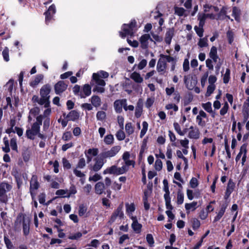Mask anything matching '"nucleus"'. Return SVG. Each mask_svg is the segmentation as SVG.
I'll use <instances>...</instances> for the list:
<instances>
[{
    "label": "nucleus",
    "mask_w": 249,
    "mask_h": 249,
    "mask_svg": "<svg viewBox=\"0 0 249 249\" xmlns=\"http://www.w3.org/2000/svg\"><path fill=\"white\" fill-rule=\"evenodd\" d=\"M167 67V63L165 61V59L161 58L160 57L159 59L157 65V70L159 72L164 73Z\"/></svg>",
    "instance_id": "nucleus-15"
},
{
    "label": "nucleus",
    "mask_w": 249,
    "mask_h": 249,
    "mask_svg": "<svg viewBox=\"0 0 249 249\" xmlns=\"http://www.w3.org/2000/svg\"><path fill=\"white\" fill-rule=\"evenodd\" d=\"M105 189V184L102 182H98L95 185V192L97 194H102L104 192Z\"/></svg>",
    "instance_id": "nucleus-29"
},
{
    "label": "nucleus",
    "mask_w": 249,
    "mask_h": 249,
    "mask_svg": "<svg viewBox=\"0 0 249 249\" xmlns=\"http://www.w3.org/2000/svg\"><path fill=\"white\" fill-rule=\"evenodd\" d=\"M209 55L211 59H213L214 62H216L219 59V57L217 54V48L214 46L211 48Z\"/></svg>",
    "instance_id": "nucleus-26"
},
{
    "label": "nucleus",
    "mask_w": 249,
    "mask_h": 249,
    "mask_svg": "<svg viewBox=\"0 0 249 249\" xmlns=\"http://www.w3.org/2000/svg\"><path fill=\"white\" fill-rule=\"evenodd\" d=\"M55 13V7L54 5L53 4L50 6L48 11L45 13V21L46 24L51 20L53 16Z\"/></svg>",
    "instance_id": "nucleus-16"
},
{
    "label": "nucleus",
    "mask_w": 249,
    "mask_h": 249,
    "mask_svg": "<svg viewBox=\"0 0 249 249\" xmlns=\"http://www.w3.org/2000/svg\"><path fill=\"white\" fill-rule=\"evenodd\" d=\"M162 168V162L160 160L158 159L155 163V168L157 171H160Z\"/></svg>",
    "instance_id": "nucleus-52"
},
{
    "label": "nucleus",
    "mask_w": 249,
    "mask_h": 249,
    "mask_svg": "<svg viewBox=\"0 0 249 249\" xmlns=\"http://www.w3.org/2000/svg\"><path fill=\"white\" fill-rule=\"evenodd\" d=\"M230 70L229 69H227L225 74L223 75V82L225 84H227L230 79Z\"/></svg>",
    "instance_id": "nucleus-44"
},
{
    "label": "nucleus",
    "mask_w": 249,
    "mask_h": 249,
    "mask_svg": "<svg viewBox=\"0 0 249 249\" xmlns=\"http://www.w3.org/2000/svg\"><path fill=\"white\" fill-rule=\"evenodd\" d=\"M149 40L153 41L149 34H144L140 38L141 46L143 49H146L148 48Z\"/></svg>",
    "instance_id": "nucleus-11"
},
{
    "label": "nucleus",
    "mask_w": 249,
    "mask_h": 249,
    "mask_svg": "<svg viewBox=\"0 0 249 249\" xmlns=\"http://www.w3.org/2000/svg\"><path fill=\"white\" fill-rule=\"evenodd\" d=\"M104 159L102 157L100 158H96L95 160V162L94 165L92 167V169L94 171H98L101 169L104 165L105 162Z\"/></svg>",
    "instance_id": "nucleus-18"
},
{
    "label": "nucleus",
    "mask_w": 249,
    "mask_h": 249,
    "mask_svg": "<svg viewBox=\"0 0 249 249\" xmlns=\"http://www.w3.org/2000/svg\"><path fill=\"white\" fill-rule=\"evenodd\" d=\"M194 30H195L196 34L200 37H202L203 36L204 30L203 28L199 27L197 26L194 27Z\"/></svg>",
    "instance_id": "nucleus-49"
},
{
    "label": "nucleus",
    "mask_w": 249,
    "mask_h": 249,
    "mask_svg": "<svg viewBox=\"0 0 249 249\" xmlns=\"http://www.w3.org/2000/svg\"><path fill=\"white\" fill-rule=\"evenodd\" d=\"M184 200V196L182 193L178 192L177 195V203L178 204L183 203Z\"/></svg>",
    "instance_id": "nucleus-63"
},
{
    "label": "nucleus",
    "mask_w": 249,
    "mask_h": 249,
    "mask_svg": "<svg viewBox=\"0 0 249 249\" xmlns=\"http://www.w3.org/2000/svg\"><path fill=\"white\" fill-rule=\"evenodd\" d=\"M121 149V147L119 145L114 146L109 150L102 152L101 156L104 159L113 157L119 153Z\"/></svg>",
    "instance_id": "nucleus-7"
},
{
    "label": "nucleus",
    "mask_w": 249,
    "mask_h": 249,
    "mask_svg": "<svg viewBox=\"0 0 249 249\" xmlns=\"http://www.w3.org/2000/svg\"><path fill=\"white\" fill-rule=\"evenodd\" d=\"M12 189L11 185L7 182H3L0 184V200L1 202H5L7 198L5 194L10 191Z\"/></svg>",
    "instance_id": "nucleus-6"
},
{
    "label": "nucleus",
    "mask_w": 249,
    "mask_h": 249,
    "mask_svg": "<svg viewBox=\"0 0 249 249\" xmlns=\"http://www.w3.org/2000/svg\"><path fill=\"white\" fill-rule=\"evenodd\" d=\"M51 90V86L49 84L43 85L40 90V96L43 98L50 99L49 94Z\"/></svg>",
    "instance_id": "nucleus-12"
},
{
    "label": "nucleus",
    "mask_w": 249,
    "mask_h": 249,
    "mask_svg": "<svg viewBox=\"0 0 249 249\" xmlns=\"http://www.w3.org/2000/svg\"><path fill=\"white\" fill-rule=\"evenodd\" d=\"M215 89L214 85H209L207 88V92L206 93V96H209L213 92Z\"/></svg>",
    "instance_id": "nucleus-51"
},
{
    "label": "nucleus",
    "mask_w": 249,
    "mask_h": 249,
    "mask_svg": "<svg viewBox=\"0 0 249 249\" xmlns=\"http://www.w3.org/2000/svg\"><path fill=\"white\" fill-rule=\"evenodd\" d=\"M23 232L24 235H27L30 232V221L23 217Z\"/></svg>",
    "instance_id": "nucleus-27"
},
{
    "label": "nucleus",
    "mask_w": 249,
    "mask_h": 249,
    "mask_svg": "<svg viewBox=\"0 0 249 249\" xmlns=\"http://www.w3.org/2000/svg\"><path fill=\"white\" fill-rule=\"evenodd\" d=\"M40 184L38 181L37 177L33 175L30 182V192L33 199L36 194V191L39 188Z\"/></svg>",
    "instance_id": "nucleus-5"
},
{
    "label": "nucleus",
    "mask_w": 249,
    "mask_h": 249,
    "mask_svg": "<svg viewBox=\"0 0 249 249\" xmlns=\"http://www.w3.org/2000/svg\"><path fill=\"white\" fill-rule=\"evenodd\" d=\"M193 228L194 230L198 229L200 225V221L196 218H193L192 220Z\"/></svg>",
    "instance_id": "nucleus-56"
},
{
    "label": "nucleus",
    "mask_w": 249,
    "mask_h": 249,
    "mask_svg": "<svg viewBox=\"0 0 249 249\" xmlns=\"http://www.w3.org/2000/svg\"><path fill=\"white\" fill-rule=\"evenodd\" d=\"M72 138V135L69 131L65 132L62 136V140L65 141L70 140Z\"/></svg>",
    "instance_id": "nucleus-59"
},
{
    "label": "nucleus",
    "mask_w": 249,
    "mask_h": 249,
    "mask_svg": "<svg viewBox=\"0 0 249 249\" xmlns=\"http://www.w3.org/2000/svg\"><path fill=\"white\" fill-rule=\"evenodd\" d=\"M106 113L103 111H99L96 113V118L99 121H104L106 118Z\"/></svg>",
    "instance_id": "nucleus-41"
},
{
    "label": "nucleus",
    "mask_w": 249,
    "mask_h": 249,
    "mask_svg": "<svg viewBox=\"0 0 249 249\" xmlns=\"http://www.w3.org/2000/svg\"><path fill=\"white\" fill-rule=\"evenodd\" d=\"M207 118L206 113L202 110L199 111L198 115L196 117V122L199 126L204 127L206 125L205 119Z\"/></svg>",
    "instance_id": "nucleus-10"
},
{
    "label": "nucleus",
    "mask_w": 249,
    "mask_h": 249,
    "mask_svg": "<svg viewBox=\"0 0 249 249\" xmlns=\"http://www.w3.org/2000/svg\"><path fill=\"white\" fill-rule=\"evenodd\" d=\"M142 128L141 131L140 137L142 138L146 134L148 127V124L146 121H144L142 122Z\"/></svg>",
    "instance_id": "nucleus-38"
},
{
    "label": "nucleus",
    "mask_w": 249,
    "mask_h": 249,
    "mask_svg": "<svg viewBox=\"0 0 249 249\" xmlns=\"http://www.w3.org/2000/svg\"><path fill=\"white\" fill-rule=\"evenodd\" d=\"M229 105L227 102H226L220 111L221 115H224L227 112L229 109Z\"/></svg>",
    "instance_id": "nucleus-54"
},
{
    "label": "nucleus",
    "mask_w": 249,
    "mask_h": 249,
    "mask_svg": "<svg viewBox=\"0 0 249 249\" xmlns=\"http://www.w3.org/2000/svg\"><path fill=\"white\" fill-rule=\"evenodd\" d=\"M234 187V183L232 182L229 181L228 186H227V193L229 192V194H231V193L233 190Z\"/></svg>",
    "instance_id": "nucleus-64"
},
{
    "label": "nucleus",
    "mask_w": 249,
    "mask_h": 249,
    "mask_svg": "<svg viewBox=\"0 0 249 249\" xmlns=\"http://www.w3.org/2000/svg\"><path fill=\"white\" fill-rule=\"evenodd\" d=\"M247 146V145L246 144H244L241 146L240 149V152L237 154V155L235 158L236 161L238 162L240 160L242 156L243 155L242 158V165H243L244 164V162H245L246 159Z\"/></svg>",
    "instance_id": "nucleus-9"
},
{
    "label": "nucleus",
    "mask_w": 249,
    "mask_h": 249,
    "mask_svg": "<svg viewBox=\"0 0 249 249\" xmlns=\"http://www.w3.org/2000/svg\"><path fill=\"white\" fill-rule=\"evenodd\" d=\"M174 35V29L173 28H169L167 30L165 36V42L167 44H170L172 38Z\"/></svg>",
    "instance_id": "nucleus-22"
},
{
    "label": "nucleus",
    "mask_w": 249,
    "mask_h": 249,
    "mask_svg": "<svg viewBox=\"0 0 249 249\" xmlns=\"http://www.w3.org/2000/svg\"><path fill=\"white\" fill-rule=\"evenodd\" d=\"M204 109L210 113H213V111L212 107V104L211 102H208L206 103H203L201 105Z\"/></svg>",
    "instance_id": "nucleus-37"
},
{
    "label": "nucleus",
    "mask_w": 249,
    "mask_h": 249,
    "mask_svg": "<svg viewBox=\"0 0 249 249\" xmlns=\"http://www.w3.org/2000/svg\"><path fill=\"white\" fill-rule=\"evenodd\" d=\"M165 108L167 110L173 109L175 111H177L178 109V107L175 104H168L166 105Z\"/></svg>",
    "instance_id": "nucleus-57"
},
{
    "label": "nucleus",
    "mask_w": 249,
    "mask_h": 249,
    "mask_svg": "<svg viewBox=\"0 0 249 249\" xmlns=\"http://www.w3.org/2000/svg\"><path fill=\"white\" fill-rule=\"evenodd\" d=\"M116 137L118 140L123 141L125 139V135L122 130H120L116 132Z\"/></svg>",
    "instance_id": "nucleus-45"
},
{
    "label": "nucleus",
    "mask_w": 249,
    "mask_h": 249,
    "mask_svg": "<svg viewBox=\"0 0 249 249\" xmlns=\"http://www.w3.org/2000/svg\"><path fill=\"white\" fill-rule=\"evenodd\" d=\"M86 153L89 156H96L98 153V150L97 148H90Z\"/></svg>",
    "instance_id": "nucleus-53"
},
{
    "label": "nucleus",
    "mask_w": 249,
    "mask_h": 249,
    "mask_svg": "<svg viewBox=\"0 0 249 249\" xmlns=\"http://www.w3.org/2000/svg\"><path fill=\"white\" fill-rule=\"evenodd\" d=\"M87 210V208L85 206L83 205H80L79 208V215L80 216H83L86 213Z\"/></svg>",
    "instance_id": "nucleus-61"
},
{
    "label": "nucleus",
    "mask_w": 249,
    "mask_h": 249,
    "mask_svg": "<svg viewBox=\"0 0 249 249\" xmlns=\"http://www.w3.org/2000/svg\"><path fill=\"white\" fill-rule=\"evenodd\" d=\"M126 206V213L127 215L130 218H132V217H135L136 216L133 215V213L135 210V207L133 203L128 204L126 203L125 204Z\"/></svg>",
    "instance_id": "nucleus-21"
},
{
    "label": "nucleus",
    "mask_w": 249,
    "mask_h": 249,
    "mask_svg": "<svg viewBox=\"0 0 249 249\" xmlns=\"http://www.w3.org/2000/svg\"><path fill=\"white\" fill-rule=\"evenodd\" d=\"M175 14L179 16H182L184 15L185 10L182 7H176L175 9Z\"/></svg>",
    "instance_id": "nucleus-55"
},
{
    "label": "nucleus",
    "mask_w": 249,
    "mask_h": 249,
    "mask_svg": "<svg viewBox=\"0 0 249 249\" xmlns=\"http://www.w3.org/2000/svg\"><path fill=\"white\" fill-rule=\"evenodd\" d=\"M136 21L135 20H131L129 24H124L122 27L123 32H120V35L122 38H124L126 36H132L134 32L136 30Z\"/></svg>",
    "instance_id": "nucleus-3"
},
{
    "label": "nucleus",
    "mask_w": 249,
    "mask_h": 249,
    "mask_svg": "<svg viewBox=\"0 0 249 249\" xmlns=\"http://www.w3.org/2000/svg\"><path fill=\"white\" fill-rule=\"evenodd\" d=\"M203 8L205 12L210 11L217 12L218 11V8L217 7L207 4L204 5Z\"/></svg>",
    "instance_id": "nucleus-34"
},
{
    "label": "nucleus",
    "mask_w": 249,
    "mask_h": 249,
    "mask_svg": "<svg viewBox=\"0 0 249 249\" xmlns=\"http://www.w3.org/2000/svg\"><path fill=\"white\" fill-rule=\"evenodd\" d=\"M38 104L41 105H44L45 107H49L50 106V101L49 99L47 98H43L41 97V98L39 99Z\"/></svg>",
    "instance_id": "nucleus-40"
},
{
    "label": "nucleus",
    "mask_w": 249,
    "mask_h": 249,
    "mask_svg": "<svg viewBox=\"0 0 249 249\" xmlns=\"http://www.w3.org/2000/svg\"><path fill=\"white\" fill-rule=\"evenodd\" d=\"M3 140L4 146L2 147V150L6 153H9L10 151V149L8 139L6 137H5L3 138Z\"/></svg>",
    "instance_id": "nucleus-39"
},
{
    "label": "nucleus",
    "mask_w": 249,
    "mask_h": 249,
    "mask_svg": "<svg viewBox=\"0 0 249 249\" xmlns=\"http://www.w3.org/2000/svg\"><path fill=\"white\" fill-rule=\"evenodd\" d=\"M90 102L93 107H98L101 105V100L100 98L97 95L92 96L90 99Z\"/></svg>",
    "instance_id": "nucleus-25"
},
{
    "label": "nucleus",
    "mask_w": 249,
    "mask_h": 249,
    "mask_svg": "<svg viewBox=\"0 0 249 249\" xmlns=\"http://www.w3.org/2000/svg\"><path fill=\"white\" fill-rule=\"evenodd\" d=\"M79 117V113L76 110H71L67 115L66 118L68 119V121H75L78 119Z\"/></svg>",
    "instance_id": "nucleus-28"
},
{
    "label": "nucleus",
    "mask_w": 249,
    "mask_h": 249,
    "mask_svg": "<svg viewBox=\"0 0 249 249\" xmlns=\"http://www.w3.org/2000/svg\"><path fill=\"white\" fill-rule=\"evenodd\" d=\"M131 219L133 221L131 224V227L133 229V231L136 233H140L141 231L142 225L138 222L137 217H132V218Z\"/></svg>",
    "instance_id": "nucleus-17"
},
{
    "label": "nucleus",
    "mask_w": 249,
    "mask_h": 249,
    "mask_svg": "<svg viewBox=\"0 0 249 249\" xmlns=\"http://www.w3.org/2000/svg\"><path fill=\"white\" fill-rule=\"evenodd\" d=\"M92 80L94 81L96 86L94 88L93 91L99 93L104 92L105 89L104 87L106 85L105 81L99 76L98 74L93 73L92 74Z\"/></svg>",
    "instance_id": "nucleus-4"
},
{
    "label": "nucleus",
    "mask_w": 249,
    "mask_h": 249,
    "mask_svg": "<svg viewBox=\"0 0 249 249\" xmlns=\"http://www.w3.org/2000/svg\"><path fill=\"white\" fill-rule=\"evenodd\" d=\"M240 14V10L236 7H234L232 10V15L234 17V18L236 21H239Z\"/></svg>",
    "instance_id": "nucleus-35"
},
{
    "label": "nucleus",
    "mask_w": 249,
    "mask_h": 249,
    "mask_svg": "<svg viewBox=\"0 0 249 249\" xmlns=\"http://www.w3.org/2000/svg\"><path fill=\"white\" fill-rule=\"evenodd\" d=\"M86 166V160L84 158H80L76 165L77 168L83 169Z\"/></svg>",
    "instance_id": "nucleus-48"
},
{
    "label": "nucleus",
    "mask_w": 249,
    "mask_h": 249,
    "mask_svg": "<svg viewBox=\"0 0 249 249\" xmlns=\"http://www.w3.org/2000/svg\"><path fill=\"white\" fill-rule=\"evenodd\" d=\"M174 129L180 136H184L185 132L182 131L180 125L178 123H174L173 124Z\"/></svg>",
    "instance_id": "nucleus-42"
},
{
    "label": "nucleus",
    "mask_w": 249,
    "mask_h": 249,
    "mask_svg": "<svg viewBox=\"0 0 249 249\" xmlns=\"http://www.w3.org/2000/svg\"><path fill=\"white\" fill-rule=\"evenodd\" d=\"M190 129L191 130L188 133V137L191 139H198L200 135L199 130L197 128H194L193 126H191Z\"/></svg>",
    "instance_id": "nucleus-20"
},
{
    "label": "nucleus",
    "mask_w": 249,
    "mask_h": 249,
    "mask_svg": "<svg viewBox=\"0 0 249 249\" xmlns=\"http://www.w3.org/2000/svg\"><path fill=\"white\" fill-rule=\"evenodd\" d=\"M227 204H226V203L223 204L221 206L220 209L217 213V215L214 218V220H213L214 222L218 221V220H219L220 219V218L224 215V214L225 212L226 209H227Z\"/></svg>",
    "instance_id": "nucleus-24"
},
{
    "label": "nucleus",
    "mask_w": 249,
    "mask_h": 249,
    "mask_svg": "<svg viewBox=\"0 0 249 249\" xmlns=\"http://www.w3.org/2000/svg\"><path fill=\"white\" fill-rule=\"evenodd\" d=\"M44 76L40 74L36 76V77L30 82V85L33 87H36L38 84L43 80Z\"/></svg>",
    "instance_id": "nucleus-23"
},
{
    "label": "nucleus",
    "mask_w": 249,
    "mask_h": 249,
    "mask_svg": "<svg viewBox=\"0 0 249 249\" xmlns=\"http://www.w3.org/2000/svg\"><path fill=\"white\" fill-rule=\"evenodd\" d=\"M10 146L13 150L18 151V146L17 143V139L12 138L10 140Z\"/></svg>",
    "instance_id": "nucleus-47"
},
{
    "label": "nucleus",
    "mask_w": 249,
    "mask_h": 249,
    "mask_svg": "<svg viewBox=\"0 0 249 249\" xmlns=\"http://www.w3.org/2000/svg\"><path fill=\"white\" fill-rule=\"evenodd\" d=\"M67 88V85L64 81H60L54 86V90L56 94H60L64 91Z\"/></svg>",
    "instance_id": "nucleus-14"
},
{
    "label": "nucleus",
    "mask_w": 249,
    "mask_h": 249,
    "mask_svg": "<svg viewBox=\"0 0 249 249\" xmlns=\"http://www.w3.org/2000/svg\"><path fill=\"white\" fill-rule=\"evenodd\" d=\"M4 241L6 247L8 249H13V245L11 240L6 236L4 237Z\"/></svg>",
    "instance_id": "nucleus-50"
},
{
    "label": "nucleus",
    "mask_w": 249,
    "mask_h": 249,
    "mask_svg": "<svg viewBox=\"0 0 249 249\" xmlns=\"http://www.w3.org/2000/svg\"><path fill=\"white\" fill-rule=\"evenodd\" d=\"M131 156L129 152H124L122 155L123 162L121 167H118L116 165H112L107 168L103 172L104 174H114L120 175L125 174L129 170V167L132 166L134 167L135 161L134 160L130 159Z\"/></svg>",
    "instance_id": "nucleus-1"
},
{
    "label": "nucleus",
    "mask_w": 249,
    "mask_h": 249,
    "mask_svg": "<svg viewBox=\"0 0 249 249\" xmlns=\"http://www.w3.org/2000/svg\"><path fill=\"white\" fill-rule=\"evenodd\" d=\"M179 143H180V145L183 148H189V140L185 138L183 140H180L179 141Z\"/></svg>",
    "instance_id": "nucleus-58"
},
{
    "label": "nucleus",
    "mask_w": 249,
    "mask_h": 249,
    "mask_svg": "<svg viewBox=\"0 0 249 249\" xmlns=\"http://www.w3.org/2000/svg\"><path fill=\"white\" fill-rule=\"evenodd\" d=\"M126 99L117 100L114 103V107L115 111L118 113H121L122 111V107L124 108L125 102H126Z\"/></svg>",
    "instance_id": "nucleus-13"
},
{
    "label": "nucleus",
    "mask_w": 249,
    "mask_h": 249,
    "mask_svg": "<svg viewBox=\"0 0 249 249\" xmlns=\"http://www.w3.org/2000/svg\"><path fill=\"white\" fill-rule=\"evenodd\" d=\"M114 138L112 134L106 135L104 139V142L107 145H111L114 143Z\"/></svg>",
    "instance_id": "nucleus-31"
},
{
    "label": "nucleus",
    "mask_w": 249,
    "mask_h": 249,
    "mask_svg": "<svg viewBox=\"0 0 249 249\" xmlns=\"http://www.w3.org/2000/svg\"><path fill=\"white\" fill-rule=\"evenodd\" d=\"M91 92V87L89 84H85L83 86L82 91L80 93V97L81 98H85L86 96H89L90 95Z\"/></svg>",
    "instance_id": "nucleus-19"
},
{
    "label": "nucleus",
    "mask_w": 249,
    "mask_h": 249,
    "mask_svg": "<svg viewBox=\"0 0 249 249\" xmlns=\"http://www.w3.org/2000/svg\"><path fill=\"white\" fill-rule=\"evenodd\" d=\"M160 57L161 58L165 59V61H166V62H171V63H172L176 61L175 58H174L173 57L171 56L170 55H167L161 54L160 55Z\"/></svg>",
    "instance_id": "nucleus-43"
},
{
    "label": "nucleus",
    "mask_w": 249,
    "mask_h": 249,
    "mask_svg": "<svg viewBox=\"0 0 249 249\" xmlns=\"http://www.w3.org/2000/svg\"><path fill=\"white\" fill-rule=\"evenodd\" d=\"M130 78L137 83H142L143 81L140 74L135 71L131 73Z\"/></svg>",
    "instance_id": "nucleus-30"
},
{
    "label": "nucleus",
    "mask_w": 249,
    "mask_h": 249,
    "mask_svg": "<svg viewBox=\"0 0 249 249\" xmlns=\"http://www.w3.org/2000/svg\"><path fill=\"white\" fill-rule=\"evenodd\" d=\"M36 122L32 124L31 128H27L26 132L27 137L31 140H34L35 136L38 134L39 137H42V135L39 133V131L43 121V116L42 115L38 116L36 118Z\"/></svg>",
    "instance_id": "nucleus-2"
},
{
    "label": "nucleus",
    "mask_w": 249,
    "mask_h": 249,
    "mask_svg": "<svg viewBox=\"0 0 249 249\" xmlns=\"http://www.w3.org/2000/svg\"><path fill=\"white\" fill-rule=\"evenodd\" d=\"M190 185L192 188H196L198 185L197 179L195 178H192L190 181Z\"/></svg>",
    "instance_id": "nucleus-60"
},
{
    "label": "nucleus",
    "mask_w": 249,
    "mask_h": 249,
    "mask_svg": "<svg viewBox=\"0 0 249 249\" xmlns=\"http://www.w3.org/2000/svg\"><path fill=\"white\" fill-rule=\"evenodd\" d=\"M197 204V202L193 201L190 203H186L185 205V208L187 211V213H189L188 211L192 209V210H195L196 209V206Z\"/></svg>",
    "instance_id": "nucleus-36"
},
{
    "label": "nucleus",
    "mask_w": 249,
    "mask_h": 249,
    "mask_svg": "<svg viewBox=\"0 0 249 249\" xmlns=\"http://www.w3.org/2000/svg\"><path fill=\"white\" fill-rule=\"evenodd\" d=\"M43 128L46 130L47 129L50 124V118H43Z\"/></svg>",
    "instance_id": "nucleus-62"
},
{
    "label": "nucleus",
    "mask_w": 249,
    "mask_h": 249,
    "mask_svg": "<svg viewBox=\"0 0 249 249\" xmlns=\"http://www.w3.org/2000/svg\"><path fill=\"white\" fill-rule=\"evenodd\" d=\"M125 130L128 135H131L134 132V128L131 123H127L125 124Z\"/></svg>",
    "instance_id": "nucleus-33"
},
{
    "label": "nucleus",
    "mask_w": 249,
    "mask_h": 249,
    "mask_svg": "<svg viewBox=\"0 0 249 249\" xmlns=\"http://www.w3.org/2000/svg\"><path fill=\"white\" fill-rule=\"evenodd\" d=\"M123 204H121L112 213L110 222L112 223L114 222L117 218H119L120 219H122L124 218V214L123 211Z\"/></svg>",
    "instance_id": "nucleus-8"
},
{
    "label": "nucleus",
    "mask_w": 249,
    "mask_h": 249,
    "mask_svg": "<svg viewBox=\"0 0 249 249\" xmlns=\"http://www.w3.org/2000/svg\"><path fill=\"white\" fill-rule=\"evenodd\" d=\"M2 54L4 60L6 62L9 61V49L8 47H5L2 52Z\"/></svg>",
    "instance_id": "nucleus-46"
},
{
    "label": "nucleus",
    "mask_w": 249,
    "mask_h": 249,
    "mask_svg": "<svg viewBox=\"0 0 249 249\" xmlns=\"http://www.w3.org/2000/svg\"><path fill=\"white\" fill-rule=\"evenodd\" d=\"M208 40L207 37L203 38L200 37L197 43L198 46L200 48L206 47L208 46Z\"/></svg>",
    "instance_id": "nucleus-32"
}]
</instances>
